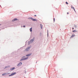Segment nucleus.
Listing matches in <instances>:
<instances>
[{
  "label": "nucleus",
  "instance_id": "f257e3e1",
  "mask_svg": "<svg viewBox=\"0 0 78 78\" xmlns=\"http://www.w3.org/2000/svg\"><path fill=\"white\" fill-rule=\"evenodd\" d=\"M34 41V38H33V39H31L29 42H28V43H32V42H33Z\"/></svg>",
  "mask_w": 78,
  "mask_h": 78
},
{
  "label": "nucleus",
  "instance_id": "f03ea898",
  "mask_svg": "<svg viewBox=\"0 0 78 78\" xmlns=\"http://www.w3.org/2000/svg\"><path fill=\"white\" fill-rule=\"evenodd\" d=\"M30 47L27 48L24 50V51H28V50H30Z\"/></svg>",
  "mask_w": 78,
  "mask_h": 78
},
{
  "label": "nucleus",
  "instance_id": "7ed1b4c3",
  "mask_svg": "<svg viewBox=\"0 0 78 78\" xmlns=\"http://www.w3.org/2000/svg\"><path fill=\"white\" fill-rule=\"evenodd\" d=\"M16 73H12L11 75H9V76H12L13 75H15Z\"/></svg>",
  "mask_w": 78,
  "mask_h": 78
},
{
  "label": "nucleus",
  "instance_id": "20e7f679",
  "mask_svg": "<svg viewBox=\"0 0 78 78\" xmlns=\"http://www.w3.org/2000/svg\"><path fill=\"white\" fill-rule=\"evenodd\" d=\"M30 19L32 20H33V21H36V19H34L33 18H30Z\"/></svg>",
  "mask_w": 78,
  "mask_h": 78
},
{
  "label": "nucleus",
  "instance_id": "39448f33",
  "mask_svg": "<svg viewBox=\"0 0 78 78\" xmlns=\"http://www.w3.org/2000/svg\"><path fill=\"white\" fill-rule=\"evenodd\" d=\"M28 58V57H26L24 59H21L20 61H23V60H26V59H27Z\"/></svg>",
  "mask_w": 78,
  "mask_h": 78
},
{
  "label": "nucleus",
  "instance_id": "423d86ee",
  "mask_svg": "<svg viewBox=\"0 0 78 78\" xmlns=\"http://www.w3.org/2000/svg\"><path fill=\"white\" fill-rule=\"evenodd\" d=\"M30 55H31V53H30L29 54H27L26 55V56H30Z\"/></svg>",
  "mask_w": 78,
  "mask_h": 78
},
{
  "label": "nucleus",
  "instance_id": "0eeeda50",
  "mask_svg": "<svg viewBox=\"0 0 78 78\" xmlns=\"http://www.w3.org/2000/svg\"><path fill=\"white\" fill-rule=\"evenodd\" d=\"M75 35L74 34H73L71 36V37H75Z\"/></svg>",
  "mask_w": 78,
  "mask_h": 78
},
{
  "label": "nucleus",
  "instance_id": "6e6552de",
  "mask_svg": "<svg viewBox=\"0 0 78 78\" xmlns=\"http://www.w3.org/2000/svg\"><path fill=\"white\" fill-rule=\"evenodd\" d=\"M16 20H17V18H15L14 19H13L12 21L13 22H14V21H15Z\"/></svg>",
  "mask_w": 78,
  "mask_h": 78
},
{
  "label": "nucleus",
  "instance_id": "1a4fd4ad",
  "mask_svg": "<svg viewBox=\"0 0 78 78\" xmlns=\"http://www.w3.org/2000/svg\"><path fill=\"white\" fill-rule=\"evenodd\" d=\"M14 69H15V68L13 67V68L10 69V70H14Z\"/></svg>",
  "mask_w": 78,
  "mask_h": 78
},
{
  "label": "nucleus",
  "instance_id": "9d476101",
  "mask_svg": "<svg viewBox=\"0 0 78 78\" xmlns=\"http://www.w3.org/2000/svg\"><path fill=\"white\" fill-rule=\"evenodd\" d=\"M22 64V63L21 62H20L18 64V66H21Z\"/></svg>",
  "mask_w": 78,
  "mask_h": 78
},
{
  "label": "nucleus",
  "instance_id": "9b49d317",
  "mask_svg": "<svg viewBox=\"0 0 78 78\" xmlns=\"http://www.w3.org/2000/svg\"><path fill=\"white\" fill-rule=\"evenodd\" d=\"M76 32H77L76 30H74L73 31V33H76Z\"/></svg>",
  "mask_w": 78,
  "mask_h": 78
},
{
  "label": "nucleus",
  "instance_id": "f8f14e48",
  "mask_svg": "<svg viewBox=\"0 0 78 78\" xmlns=\"http://www.w3.org/2000/svg\"><path fill=\"white\" fill-rule=\"evenodd\" d=\"M40 25H41V29H42V24H41Z\"/></svg>",
  "mask_w": 78,
  "mask_h": 78
},
{
  "label": "nucleus",
  "instance_id": "ddd939ff",
  "mask_svg": "<svg viewBox=\"0 0 78 78\" xmlns=\"http://www.w3.org/2000/svg\"><path fill=\"white\" fill-rule=\"evenodd\" d=\"M30 32H31V31H32V27L30 29Z\"/></svg>",
  "mask_w": 78,
  "mask_h": 78
},
{
  "label": "nucleus",
  "instance_id": "4468645a",
  "mask_svg": "<svg viewBox=\"0 0 78 78\" xmlns=\"http://www.w3.org/2000/svg\"><path fill=\"white\" fill-rule=\"evenodd\" d=\"M5 75H6V73H4L2 74V75H3V76H4Z\"/></svg>",
  "mask_w": 78,
  "mask_h": 78
},
{
  "label": "nucleus",
  "instance_id": "2eb2a0df",
  "mask_svg": "<svg viewBox=\"0 0 78 78\" xmlns=\"http://www.w3.org/2000/svg\"><path fill=\"white\" fill-rule=\"evenodd\" d=\"M53 21H54V22H55V18H53Z\"/></svg>",
  "mask_w": 78,
  "mask_h": 78
},
{
  "label": "nucleus",
  "instance_id": "dca6fc26",
  "mask_svg": "<svg viewBox=\"0 0 78 78\" xmlns=\"http://www.w3.org/2000/svg\"><path fill=\"white\" fill-rule=\"evenodd\" d=\"M73 9L74 11H75V12H76V11H75V8H74V7H73Z\"/></svg>",
  "mask_w": 78,
  "mask_h": 78
},
{
  "label": "nucleus",
  "instance_id": "f3484780",
  "mask_svg": "<svg viewBox=\"0 0 78 78\" xmlns=\"http://www.w3.org/2000/svg\"><path fill=\"white\" fill-rule=\"evenodd\" d=\"M42 34V33H40V36H41Z\"/></svg>",
  "mask_w": 78,
  "mask_h": 78
},
{
  "label": "nucleus",
  "instance_id": "a211bd4d",
  "mask_svg": "<svg viewBox=\"0 0 78 78\" xmlns=\"http://www.w3.org/2000/svg\"><path fill=\"white\" fill-rule=\"evenodd\" d=\"M66 5H68V4H69V3H68L67 2H66Z\"/></svg>",
  "mask_w": 78,
  "mask_h": 78
},
{
  "label": "nucleus",
  "instance_id": "6ab92c4d",
  "mask_svg": "<svg viewBox=\"0 0 78 78\" xmlns=\"http://www.w3.org/2000/svg\"><path fill=\"white\" fill-rule=\"evenodd\" d=\"M74 27H75L76 28V25H74Z\"/></svg>",
  "mask_w": 78,
  "mask_h": 78
},
{
  "label": "nucleus",
  "instance_id": "aec40b11",
  "mask_svg": "<svg viewBox=\"0 0 78 78\" xmlns=\"http://www.w3.org/2000/svg\"><path fill=\"white\" fill-rule=\"evenodd\" d=\"M71 8L72 9H73V6H72L71 7Z\"/></svg>",
  "mask_w": 78,
  "mask_h": 78
},
{
  "label": "nucleus",
  "instance_id": "412c9836",
  "mask_svg": "<svg viewBox=\"0 0 78 78\" xmlns=\"http://www.w3.org/2000/svg\"><path fill=\"white\" fill-rule=\"evenodd\" d=\"M23 27L24 28H25V26H23Z\"/></svg>",
  "mask_w": 78,
  "mask_h": 78
},
{
  "label": "nucleus",
  "instance_id": "4be33fe9",
  "mask_svg": "<svg viewBox=\"0 0 78 78\" xmlns=\"http://www.w3.org/2000/svg\"><path fill=\"white\" fill-rule=\"evenodd\" d=\"M67 14H69V12H67Z\"/></svg>",
  "mask_w": 78,
  "mask_h": 78
},
{
  "label": "nucleus",
  "instance_id": "5701e85b",
  "mask_svg": "<svg viewBox=\"0 0 78 78\" xmlns=\"http://www.w3.org/2000/svg\"><path fill=\"white\" fill-rule=\"evenodd\" d=\"M73 30H74V28H73Z\"/></svg>",
  "mask_w": 78,
  "mask_h": 78
},
{
  "label": "nucleus",
  "instance_id": "b1692460",
  "mask_svg": "<svg viewBox=\"0 0 78 78\" xmlns=\"http://www.w3.org/2000/svg\"><path fill=\"white\" fill-rule=\"evenodd\" d=\"M34 16H35H35H36V15H35Z\"/></svg>",
  "mask_w": 78,
  "mask_h": 78
},
{
  "label": "nucleus",
  "instance_id": "393cba45",
  "mask_svg": "<svg viewBox=\"0 0 78 78\" xmlns=\"http://www.w3.org/2000/svg\"><path fill=\"white\" fill-rule=\"evenodd\" d=\"M1 25V24H0V25Z\"/></svg>",
  "mask_w": 78,
  "mask_h": 78
}]
</instances>
